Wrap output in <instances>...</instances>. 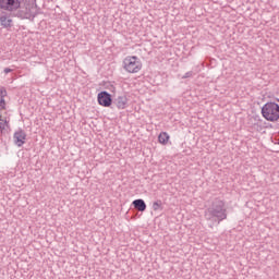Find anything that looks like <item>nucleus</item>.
<instances>
[{
  "label": "nucleus",
  "instance_id": "1a4fd4ad",
  "mask_svg": "<svg viewBox=\"0 0 279 279\" xmlns=\"http://www.w3.org/2000/svg\"><path fill=\"white\" fill-rule=\"evenodd\" d=\"M133 206L140 213H145V210H147V204H145V201L142 198L133 201Z\"/></svg>",
  "mask_w": 279,
  "mask_h": 279
},
{
  "label": "nucleus",
  "instance_id": "ddd939ff",
  "mask_svg": "<svg viewBox=\"0 0 279 279\" xmlns=\"http://www.w3.org/2000/svg\"><path fill=\"white\" fill-rule=\"evenodd\" d=\"M0 110H5V99L3 97L0 98Z\"/></svg>",
  "mask_w": 279,
  "mask_h": 279
},
{
  "label": "nucleus",
  "instance_id": "20e7f679",
  "mask_svg": "<svg viewBox=\"0 0 279 279\" xmlns=\"http://www.w3.org/2000/svg\"><path fill=\"white\" fill-rule=\"evenodd\" d=\"M123 69L126 73H138L143 69V63L136 56L126 57L123 60Z\"/></svg>",
  "mask_w": 279,
  "mask_h": 279
},
{
  "label": "nucleus",
  "instance_id": "423d86ee",
  "mask_svg": "<svg viewBox=\"0 0 279 279\" xmlns=\"http://www.w3.org/2000/svg\"><path fill=\"white\" fill-rule=\"evenodd\" d=\"M98 104L105 108L112 106V96L108 92H100L98 94Z\"/></svg>",
  "mask_w": 279,
  "mask_h": 279
},
{
  "label": "nucleus",
  "instance_id": "4468645a",
  "mask_svg": "<svg viewBox=\"0 0 279 279\" xmlns=\"http://www.w3.org/2000/svg\"><path fill=\"white\" fill-rule=\"evenodd\" d=\"M189 77H193V71L186 72V73L182 76V80H189Z\"/></svg>",
  "mask_w": 279,
  "mask_h": 279
},
{
  "label": "nucleus",
  "instance_id": "39448f33",
  "mask_svg": "<svg viewBox=\"0 0 279 279\" xmlns=\"http://www.w3.org/2000/svg\"><path fill=\"white\" fill-rule=\"evenodd\" d=\"M13 141L16 147H23L25 141H27V133L23 129H19L13 134Z\"/></svg>",
  "mask_w": 279,
  "mask_h": 279
},
{
  "label": "nucleus",
  "instance_id": "f03ea898",
  "mask_svg": "<svg viewBox=\"0 0 279 279\" xmlns=\"http://www.w3.org/2000/svg\"><path fill=\"white\" fill-rule=\"evenodd\" d=\"M204 217L209 223V228L219 226L220 221L228 219V209L226 203L221 198H215L210 206L205 209Z\"/></svg>",
  "mask_w": 279,
  "mask_h": 279
},
{
  "label": "nucleus",
  "instance_id": "2eb2a0df",
  "mask_svg": "<svg viewBox=\"0 0 279 279\" xmlns=\"http://www.w3.org/2000/svg\"><path fill=\"white\" fill-rule=\"evenodd\" d=\"M12 71H13V70H12V69H10V68H5V69H4V73H5V75H8V73H12Z\"/></svg>",
  "mask_w": 279,
  "mask_h": 279
},
{
  "label": "nucleus",
  "instance_id": "9b49d317",
  "mask_svg": "<svg viewBox=\"0 0 279 279\" xmlns=\"http://www.w3.org/2000/svg\"><path fill=\"white\" fill-rule=\"evenodd\" d=\"M158 141L161 145H167V143H169V134H167L166 132L160 133L158 136Z\"/></svg>",
  "mask_w": 279,
  "mask_h": 279
},
{
  "label": "nucleus",
  "instance_id": "f257e3e1",
  "mask_svg": "<svg viewBox=\"0 0 279 279\" xmlns=\"http://www.w3.org/2000/svg\"><path fill=\"white\" fill-rule=\"evenodd\" d=\"M0 10L11 12L17 19L32 21L38 15V7L32 0H0Z\"/></svg>",
  "mask_w": 279,
  "mask_h": 279
},
{
  "label": "nucleus",
  "instance_id": "9d476101",
  "mask_svg": "<svg viewBox=\"0 0 279 279\" xmlns=\"http://www.w3.org/2000/svg\"><path fill=\"white\" fill-rule=\"evenodd\" d=\"M10 130V122L8 120L0 118V132L1 134H5Z\"/></svg>",
  "mask_w": 279,
  "mask_h": 279
},
{
  "label": "nucleus",
  "instance_id": "6e6552de",
  "mask_svg": "<svg viewBox=\"0 0 279 279\" xmlns=\"http://www.w3.org/2000/svg\"><path fill=\"white\" fill-rule=\"evenodd\" d=\"M113 105L117 106L119 110H125L128 106V97L126 96H118L113 100Z\"/></svg>",
  "mask_w": 279,
  "mask_h": 279
},
{
  "label": "nucleus",
  "instance_id": "0eeeda50",
  "mask_svg": "<svg viewBox=\"0 0 279 279\" xmlns=\"http://www.w3.org/2000/svg\"><path fill=\"white\" fill-rule=\"evenodd\" d=\"M0 25L4 29H10L14 26V23L12 21V17L8 14H3L0 16Z\"/></svg>",
  "mask_w": 279,
  "mask_h": 279
},
{
  "label": "nucleus",
  "instance_id": "f8f14e48",
  "mask_svg": "<svg viewBox=\"0 0 279 279\" xmlns=\"http://www.w3.org/2000/svg\"><path fill=\"white\" fill-rule=\"evenodd\" d=\"M161 207H162V201H157L153 203V210H160Z\"/></svg>",
  "mask_w": 279,
  "mask_h": 279
},
{
  "label": "nucleus",
  "instance_id": "7ed1b4c3",
  "mask_svg": "<svg viewBox=\"0 0 279 279\" xmlns=\"http://www.w3.org/2000/svg\"><path fill=\"white\" fill-rule=\"evenodd\" d=\"M262 117L271 123L279 121V105L276 102H266L262 108Z\"/></svg>",
  "mask_w": 279,
  "mask_h": 279
}]
</instances>
